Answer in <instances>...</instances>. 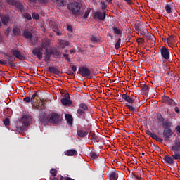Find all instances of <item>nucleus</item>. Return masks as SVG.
Here are the masks:
<instances>
[{"label":"nucleus","mask_w":180,"mask_h":180,"mask_svg":"<svg viewBox=\"0 0 180 180\" xmlns=\"http://www.w3.org/2000/svg\"><path fill=\"white\" fill-rule=\"evenodd\" d=\"M10 53L4 52V57H6V60L0 59V64L1 65H5V67H8L9 65L11 68H16L18 67V63H15L16 61V58L18 60H26V56L22 54L20 50L11 49L10 50Z\"/></svg>","instance_id":"1"},{"label":"nucleus","mask_w":180,"mask_h":180,"mask_svg":"<svg viewBox=\"0 0 180 180\" xmlns=\"http://www.w3.org/2000/svg\"><path fill=\"white\" fill-rule=\"evenodd\" d=\"M81 4L79 2H73L68 5V9L72 12L74 16H81Z\"/></svg>","instance_id":"2"},{"label":"nucleus","mask_w":180,"mask_h":180,"mask_svg":"<svg viewBox=\"0 0 180 180\" xmlns=\"http://www.w3.org/2000/svg\"><path fill=\"white\" fill-rule=\"evenodd\" d=\"M48 120L50 123H52L53 124H58V123H60L61 120V117L56 112H51L49 115Z\"/></svg>","instance_id":"3"},{"label":"nucleus","mask_w":180,"mask_h":180,"mask_svg":"<svg viewBox=\"0 0 180 180\" xmlns=\"http://www.w3.org/2000/svg\"><path fill=\"white\" fill-rule=\"evenodd\" d=\"M32 54H33L34 57H37V58L41 60L43 58V48L40 46L34 47L32 51Z\"/></svg>","instance_id":"4"},{"label":"nucleus","mask_w":180,"mask_h":180,"mask_svg":"<svg viewBox=\"0 0 180 180\" xmlns=\"http://www.w3.org/2000/svg\"><path fill=\"white\" fill-rule=\"evenodd\" d=\"M88 110H89L88 105H86V104L85 103H82L79 105V108L77 109V114L79 117H81L83 115H85V113H86Z\"/></svg>","instance_id":"5"},{"label":"nucleus","mask_w":180,"mask_h":180,"mask_svg":"<svg viewBox=\"0 0 180 180\" xmlns=\"http://www.w3.org/2000/svg\"><path fill=\"white\" fill-rule=\"evenodd\" d=\"M79 74H80L82 77L88 78L91 77V70H89L88 68L82 66L79 68Z\"/></svg>","instance_id":"6"},{"label":"nucleus","mask_w":180,"mask_h":180,"mask_svg":"<svg viewBox=\"0 0 180 180\" xmlns=\"http://www.w3.org/2000/svg\"><path fill=\"white\" fill-rule=\"evenodd\" d=\"M162 103H165L166 105H168L169 106H176V103H175V101L174 99L169 98L168 96H164L162 98Z\"/></svg>","instance_id":"7"},{"label":"nucleus","mask_w":180,"mask_h":180,"mask_svg":"<svg viewBox=\"0 0 180 180\" xmlns=\"http://www.w3.org/2000/svg\"><path fill=\"white\" fill-rule=\"evenodd\" d=\"M160 54L164 60H169V49L162 46L160 49Z\"/></svg>","instance_id":"8"},{"label":"nucleus","mask_w":180,"mask_h":180,"mask_svg":"<svg viewBox=\"0 0 180 180\" xmlns=\"http://www.w3.org/2000/svg\"><path fill=\"white\" fill-rule=\"evenodd\" d=\"M106 16H108V14H106V11H103V13L96 11L94 14V19H98V20H105V19H106Z\"/></svg>","instance_id":"9"},{"label":"nucleus","mask_w":180,"mask_h":180,"mask_svg":"<svg viewBox=\"0 0 180 180\" xmlns=\"http://www.w3.org/2000/svg\"><path fill=\"white\" fill-rule=\"evenodd\" d=\"M122 99H120V102H127L128 103H134V100L130 97L127 94L120 95Z\"/></svg>","instance_id":"10"},{"label":"nucleus","mask_w":180,"mask_h":180,"mask_svg":"<svg viewBox=\"0 0 180 180\" xmlns=\"http://www.w3.org/2000/svg\"><path fill=\"white\" fill-rule=\"evenodd\" d=\"M21 122L24 126L27 127L30 124V122H32V117L29 115H23L21 118Z\"/></svg>","instance_id":"11"},{"label":"nucleus","mask_w":180,"mask_h":180,"mask_svg":"<svg viewBox=\"0 0 180 180\" xmlns=\"http://www.w3.org/2000/svg\"><path fill=\"white\" fill-rule=\"evenodd\" d=\"M13 6L16 8V11H18V12H21V13L25 12V6H23V3H22L20 1H17V2H15Z\"/></svg>","instance_id":"12"},{"label":"nucleus","mask_w":180,"mask_h":180,"mask_svg":"<svg viewBox=\"0 0 180 180\" xmlns=\"http://www.w3.org/2000/svg\"><path fill=\"white\" fill-rule=\"evenodd\" d=\"M172 151L174 153H177V151H180V139L176 138L174 141V146L171 148Z\"/></svg>","instance_id":"13"},{"label":"nucleus","mask_w":180,"mask_h":180,"mask_svg":"<svg viewBox=\"0 0 180 180\" xmlns=\"http://www.w3.org/2000/svg\"><path fill=\"white\" fill-rule=\"evenodd\" d=\"M163 137L165 139V141H169V137H171V136H172V134H174V132H172V130H171L170 129H165L163 131Z\"/></svg>","instance_id":"14"},{"label":"nucleus","mask_w":180,"mask_h":180,"mask_svg":"<svg viewBox=\"0 0 180 180\" xmlns=\"http://www.w3.org/2000/svg\"><path fill=\"white\" fill-rule=\"evenodd\" d=\"M146 133L148 134V136L153 139V140H156V141H159L160 143H162V141H164L162 139L158 137L156 134L151 132L150 130H146Z\"/></svg>","instance_id":"15"},{"label":"nucleus","mask_w":180,"mask_h":180,"mask_svg":"<svg viewBox=\"0 0 180 180\" xmlns=\"http://www.w3.org/2000/svg\"><path fill=\"white\" fill-rule=\"evenodd\" d=\"M60 102L64 106H71L72 105V101L70 100V95H67L66 98H61Z\"/></svg>","instance_id":"16"},{"label":"nucleus","mask_w":180,"mask_h":180,"mask_svg":"<svg viewBox=\"0 0 180 180\" xmlns=\"http://www.w3.org/2000/svg\"><path fill=\"white\" fill-rule=\"evenodd\" d=\"M49 46H50V40L45 38L42 40L41 46L39 47L42 48V50H49Z\"/></svg>","instance_id":"17"},{"label":"nucleus","mask_w":180,"mask_h":180,"mask_svg":"<svg viewBox=\"0 0 180 180\" xmlns=\"http://www.w3.org/2000/svg\"><path fill=\"white\" fill-rule=\"evenodd\" d=\"M139 87L141 89V91L143 92V94H147L148 92L149 87H148V85L147 84V82H141Z\"/></svg>","instance_id":"18"},{"label":"nucleus","mask_w":180,"mask_h":180,"mask_svg":"<svg viewBox=\"0 0 180 180\" xmlns=\"http://www.w3.org/2000/svg\"><path fill=\"white\" fill-rule=\"evenodd\" d=\"M31 98L32 105H34L37 101H39V91H34Z\"/></svg>","instance_id":"19"},{"label":"nucleus","mask_w":180,"mask_h":180,"mask_svg":"<svg viewBox=\"0 0 180 180\" xmlns=\"http://www.w3.org/2000/svg\"><path fill=\"white\" fill-rule=\"evenodd\" d=\"M48 71L50 74H55L56 75H60V70H58L56 67L49 66L48 68Z\"/></svg>","instance_id":"20"},{"label":"nucleus","mask_w":180,"mask_h":180,"mask_svg":"<svg viewBox=\"0 0 180 180\" xmlns=\"http://www.w3.org/2000/svg\"><path fill=\"white\" fill-rule=\"evenodd\" d=\"M51 54H53L51 53V51H49V49L45 50V53H44V61L45 62H49L51 61Z\"/></svg>","instance_id":"21"},{"label":"nucleus","mask_w":180,"mask_h":180,"mask_svg":"<svg viewBox=\"0 0 180 180\" xmlns=\"http://www.w3.org/2000/svg\"><path fill=\"white\" fill-rule=\"evenodd\" d=\"M174 160L175 159H174L172 155H165L163 158V160L165 161V162H167V164H169L170 165H172V164H174Z\"/></svg>","instance_id":"22"},{"label":"nucleus","mask_w":180,"mask_h":180,"mask_svg":"<svg viewBox=\"0 0 180 180\" xmlns=\"http://www.w3.org/2000/svg\"><path fill=\"white\" fill-rule=\"evenodd\" d=\"M58 44H59V47H60V49H65L66 46H70V42L68 41L59 39Z\"/></svg>","instance_id":"23"},{"label":"nucleus","mask_w":180,"mask_h":180,"mask_svg":"<svg viewBox=\"0 0 180 180\" xmlns=\"http://www.w3.org/2000/svg\"><path fill=\"white\" fill-rule=\"evenodd\" d=\"M65 155H67L68 157L78 155V152L75 150V149H70L67 150V152L65 153Z\"/></svg>","instance_id":"24"},{"label":"nucleus","mask_w":180,"mask_h":180,"mask_svg":"<svg viewBox=\"0 0 180 180\" xmlns=\"http://www.w3.org/2000/svg\"><path fill=\"white\" fill-rule=\"evenodd\" d=\"M65 117L69 126H72V122H74V118H72V115L70 114H65Z\"/></svg>","instance_id":"25"},{"label":"nucleus","mask_w":180,"mask_h":180,"mask_svg":"<svg viewBox=\"0 0 180 180\" xmlns=\"http://www.w3.org/2000/svg\"><path fill=\"white\" fill-rule=\"evenodd\" d=\"M11 20V17H9V15H6L1 16V22L3 25H8L9 23V20Z\"/></svg>","instance_id":"26"},{"label":"nucleus","mask_w":180,"mask_h":180,"mask_svg":"<svg viewBox=\"0 0 180 180\" xmlns=\"http://www.w3.org/2000/svg\"><path fill=\"white\" fill-rule=\"evenodd\" d=\"M77 134L79 137L85 138L88 136V131L81 129L77 131Z\"/></svg>","instance_id":"27"},{"label":"nucleus","mask_w":180,"mask_h":180,"mask_svg":"<svg viewBox=\"0 0 180 180\" xmlns=\"http://www.w3.org/2000/svg\"><path fill=\"white\" fill-rule=\"evenodd\" d=\"M51 53L53 56H55V57H57V58H61V52L60 51V50L54 49L51 51Z\"/></svg>","instance_id":"28"},{"label":"nucleus","mask_w":180,"mask_h":180,"mask_svg":"<svg viewBox=\"0 0 180 180\" xmlns=\"http://www.w3.org/2000/svg\"><path fill=\"white\" fill-rule=\"evenodd\" d=\"M23 37L25 39H32L33 37V34L32 32H29L27 30H25L23 33Z\"/></svg>","instance_id":"29"},{"label":"nucleus","mask_w":180,"mask_h":180,"mask_svg":"<svg viewBox=\"0 0 180 180\" xmlns=\"http://www.w3.org/2000/svg\"><path fill=\"white\" fill-rule=\"evenodd\" d=\"M109 176L110 180H117V178H119V175L115 172H111Z\"/></svg>","instance_id":"30"},{"label":"nucleus","mask_w":180,"mask_h":180,"mask_svg":"<svg viewBox=\"0 0 180 180\" xmlns=\"http://www.w3.org/2000/svg\"><path fill=\"white\" fill-rule=\"evenodd\" d=\"M13 34L15 36H20V34H22V31L19 28L15 27L13 29Z\"/></svg>","instance_id":"31"},{"label":"nucleus","mask_w":180,"mask_h":180,"mask_svg":"<svg viewBox=\"0 0 180 180\" xmlns=\"http://www.w3.org/2000/svg\"><path fill=\"white\" fill-rule=\"evenodd\" d=\"M39 120L41 123H47V116L44 114L39 115Z\"/></svg>","instance_id":"32"},{"label":"nucleus","mask_w":180,"mask_h":180,"mask_svg":"<svg viewBox=\"0 0 180 180\" xmlns=\"http://www.w3.org/2000/svg\"><path fill=\"white\" fill-rule=\"evenodd\" d=\"M144 37H146V39H148V40H154V36H153L151 34H150L148 30H146Z\"/></svg>","instance_id":"33"},{"label":"nucleus","mask_w":180,"mask_h":180,"mask_svg":"<svg viewBox=\"0 0 180 180\" xmlns=\"http://www.w3.org/2000/svg\"><path fill=\"white\" fill-rule=\"evenodd\" d=\"M162 126L164 129H169V127H171V122L166 120L163 122Z\"/></svg>","instance_id":"34"},{"label":"nucleus","mask_w":180,"mask_h":180,"mask_svg":"<svg viewBox=\"0 0 180 180\" xmlns=\"http://www.w3.org/2000/svg\"><path fill=\"white\" fill-rule=\"evenodd\" d=\"M52 30H53L56 33L57 36H61L63 34V33L60 32L58 27H56L53 25L52 27Z\"/></svg>","instance_id":"35"},{"label":"nucleus","mask_w":180,"mask_h":180,"mask_svg":"<svg viewBox=\"0 0 180 180\" xmlns=\"http://www.w3.org/2000/svg\"><path fill=\"white\" fill-rule=\"evenodd\" d=\"M90 40L91 43H98V41H101V39L99 38L95 37V36H91L90 38Z\"/></svg>","instance_id":"36"},{"label":"nucleus","mask_w":180,"mask_h":180,"mask_svg":"<svg viewBox=\"0 0 180 180\" xmlns=\"http://www.w3.org/2000/svg\"><path fill=\"white\" fill-rule=\"evenodd\" d=\"M112 30H113V33H115V34H122V30H120V29L116 27H112Z\"/></svg>","instance_id":"37"},{"label":"nucleus","mask_w":180,"mask_h":180,"mask_svg":"<svg viewBox=\"0 0 180 180\" xmlns=\"http://www.w3.org/2000/svg\"><path fill=\"white\" fill-rule=\"evenodd\" d=\"M23 18H25V19H27V20H32V15H30V14H29V13H25L22 15Z\"/></svg>","instance_id":"38"},{"label":"nucleus","mask_w":180,"mask_h":180,"mask_svg":"<svg viewBox=\"0 0 180 180\" xmlns=\"http://www.w3.org/2000/svg\"><path fill=\"white\" fill-rule=\"evenodd\" d=\"M146 30H147V29H146V28H142L141 30H139V31L138 32V34L139 36H145Z\"/></svg>","instance_id":"39"},{"label":"nucleus","mask_w":180,"mask_h":180,"mask_svg":"<svg viewBox=\"0 0 180 180\" xmlns=\"http://www.w3.org/2000/svg\"><path fill=\"white\" fill-rule=\"evenodd\" d=\"M121 41H122V39L119 38L115 46V50H119V49L120 48Z\"/></svg>","instance_id":"40"},{"label":"nucleus","mask_w":180,"mask_h":180,"mask_svg":"<svg viewBox=\"0 0 180 180\" xmlns=\"http://www.w3.org/2000/svg\"><path fill=\"white\" fill-rule=\"evenodd\" d=\"M165 8L167 13H171L172 8L171 7V6H169V4H166Z\"/></svg>","instance_id":"41"},{"label":"nucleus","mask_w":180,"mask_h":180,"mask_svg":"<svg viewBox=\"0 0 180 180\" xmlns=\"http://www.w3.org/2000/svg\"><path fill=\"white\" fill-rule=\"evenodd\" d=\"M126 106H127V108H128L129 110H130L131 112H136V109L133 105H130L129 104H127Z\"/></svg>","instance_id":"42"},{"label":"nucleus","mask_w":180,"mask_h":180,"mask_svg":"<svg viewBox=\"0 0 180 180\" xmlns=\"http://www.w3.org/2000/svg\"><path fill=\"white\" fill-rule=\"evenodd\" d=\"M6 2H7L8 5L13 6L16 4L17 0H6Z\"/></svg>","instance_id":"43"},{"label":"nucleus","mask_w":180,"mask_h":180,"mask_svg":"<svg viewBox=\"0 0 180 180\" xmlns=\"http://www.w3.org/2000/svg\"><path fill=\"white\" fill-rule=\"evenodd\" d=\"M91 12V8H88L86 11L84 13L83 18L84 19H87L89 13Z\"/></svg>","instance_id":"44"},{"label":"nucleus","mask_w":180,"mask_h":180,"mask_svg":"<svg viewBox=\"0 0 180 180\" xmlns=\"http://www.w3.org/2000/svg\"><path fill=\"white\" fill-rule=\"evenodd\" d=\"M32 18H33V19H35L36 20H39L40 19V15L37 13H33Z\"/></svg>","instance_id":"45"},{"label":"nucleus","mask_w":180,"mask_h":180,"mask_svg":"<svg viewBox=\"0 0 180 180\" xmlns=\"http://www.w3.org/2000/svg\"><path fill=\"white\" fill-rule=\"evenodd\" d=\"M158 120H159L160 123H162V124L165 122V120L164 119V117H162V115L158 116Z\"/></svg>","instance_id":"46"},{"label":"nucleus","mask_w":180,"mask_h":180,"mask_svg":"<svg viewBox=\"0 0 180 180\" xmlns=\"http://www.w3.org/2000/svg\"><path fill=\"white\" fill-rule=\"evenodd\" d=\"M50 174H51L52 176H57V169H51L50 170Z\"/></svg>","instance_id":"47"},{"label":"nucleus","mask_w":180,"mask_h":180,"mask_svg":"<svg viewBox=\"0 0 180 180\" xmlns=\"http://www.w3.org/2000/svg\"><path fill=\"white\" fill-rule=\"evenodd\" d=\"M172 157L174 158V160H180V153H174L172 155Z\"/></svg>","instance_id":"48"},{"label":"nucleus","mask_w":180,"mask_h":180,"mask_svg":"<svg viewBox=\"0 0 180 180\" xmlns=\"http://www.w3.org/2000/svg\"><path fill=\"white\" fill-rule=\"evenodd\" d=\"M63 57L68 61V63H71V60L70 59L69 55L67 53H63Z\"/></svg>","instance_id":"49"},{"label":"nucleus","mask_w":180,"mask_h":180,"mask_svg":"<svg viewBox=\"0 0 180 180\" xmlns=\"http://www.w3.org/2000/svg\"><path fill=\"white\" fill-rule=\"evenodd\" d=\"M23 101L26 102L27 103H29L30 102L32 103V98H30V96H27L23 98Z\"/></svg>","instance_id":"50"},{"label":"nucleus","mask_w":180,"mask_h":180,"mask_svg":"<svg viewBox=\"0 0 180 180\" xmlns=\"http://www.w3.org/2000/svg\"><path fill=\"white\" fill-rule=\"evenodd\" d=\"M107 6H108V5H106V4H105V2L101 3V8L102 11L106 10Z\"/></svg>","instance_id":"51"},{"label":"nucleus","mask_w":180,"mask_h":180,"mask_svg":"<svg viewBox=\"0 0 180 180\" xmlns=\"http://www.w3.org/2000/svg\"><path fill=\"white\" fill-rule=\"evenodd\" d=\"M4 123L5 126H9L11 121L9 120V118H6L4 121Z\"/></svg>","instance_id":"52"},{"label":"nucleus","mask_w":180,"mask_h":180,"mask_svg":"<svg viewBox=\"0 0 180 180\" xmlns=\"http://www.w3.org/2000/svg\"><path fill=\"white\" fill-rule=\"evenodd\" d=\"M136 41H137V43H139V44H144V39H143V38H138L137 39H136Z\"/></svg>","instance_id":"53"},{"label":"nucleus","mask_w":180,"mask_h":180,"mask_svg":"<svg viewBox=\"0 0 180 180\" xmlns=\"http://www.w3.org/2000/svg\"><path fill=\"white\" fill-rule=\"evenodd\" d=\"M91 157L92 160H96L98 158V154H96V153H91Z\"/></svg>","instance_id":"54"},{"label":"nucleus","mask_w":180,"mask_h":180,"mask_svg":"<svg viewBox=\"0 0 180 180\" xmlns=\"http://www.w3.org/2000/svg\"><path fill=\"white\" fill-rule=\"evenodd\" d=\"M91 140L95 141L98 139V136L94 133H91Z\"/></svg>","instance_id":"55"},{"label":"nucleus","mask_w":180,"mask_h":180,"mask_svg":"<svg viewBox=\"0 0 180 180\" xmlns=\"http://www.w3.org/2000/svg\"><path fill=\"white\" fill-rule=\"evenodd\" d=\"M49 1L50 0H38V2H39V4H48Z\"/></svg>","instance_id":"56"},{"label":"nucleus","mask_w":180,"mask_h":180,"mask_svg":"<svg viewBox=\"0 0 180 180\" xmlns=\"http://www.w3.org/2000/svg\"><path fill=\"white\" fill-rule=\"evenodd\" d=\"M67 29L70 33H72V25H68Z\"/></svg>","instance_id":"57"},{"label":"nucleus","mask_w":180,"mask_h":180,"mask_svg":"<svg viewBox=\"0 0 180 180\" xmlns=\"http://www.w3.org/2000/svg\"><path fill=\"white\" fill-rule=\"evenodd\" d=\"M173 40H174V37L172 35H171L169 38L167 39V41H169V43H172Z\"/></svg>","instance_id":"58"},{"label":"nucleus","mask_w":180,"mask_h":180,"mask_svg":"<svg viewBox=\"0 0 180 180\" xmlns=\"http://www.w3.org/2000/svg\"><path fill=\"white\" fill-rule=\"evenodd\" d=\"M58 3L60 6H64V1L63 0H58Z\"/></svg>","instance_id":"59"},{"label":"nucleus","mask_w":180,"mask_h":180,"mask_svg":"<svg viewBox=\"0 0 180 180\" xmlns=\"http://www.w3.org/2000/svg\"><path fill=\"white\" fill-rule=\"evenodd\" d=\"M143 28L140 26H139V24L137 25V26L135 27V30H136V32H140V30H141Z\"/></svg>","instance_id":"60"},{"label":"nucleus","mask_w":180,"mask_h":180,"mask_svg":"<svg viewBox=\"0 0 180 180\" xmlns=\"http://www.w3.org/2000/svg\"><path fill=\"white\" fill-rule=\"evenodd\" d=\"M30 40L32 44H33V45L36 44V41L34 40V39L31 38V39H30Z\"/></svg>","instance_id":"61"},{"label":"nucleus","mask_w":180,"mask_h":180,"mask_svg":"<svg viewBox=\"0 0 180 180\" xmlns=\"http://www.w3.org/2000/svg\"><path fill=\"white\" fill-rule=\"evenodd\" d=\"M72 70L73 71V72H77V66H75V65L72 66Z\"/></svg>","instance_id":"62"},{"label":"nucleus","mask_w":180,"mask_h":180,"mask_svg":"<svg viewBox=\"0 0 180 180\" xmlns=\"http://www.w3.org/2000/svg\"><path fill=\"white\" fill-rule=\"evenodd\" d=\"M63 179L64 180H75V179H72L71 177H65V178H63Z\"/></svg>","instance_id":"63"},{"label":"nucleus","mask_w":180,"mask_h":180,"mask_svg":"<svg viewBox=\"0 0 180 180\" xmlns=\"http://www.w3.org/2000/svg\"><path fill=\"white\" fill-rule=\"evenodd\" d=\"M176 132L177 133H180V127L179 126H177L176 127Z\"/></svg>","instance_id":"64"}]
</instances>
